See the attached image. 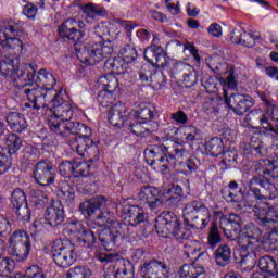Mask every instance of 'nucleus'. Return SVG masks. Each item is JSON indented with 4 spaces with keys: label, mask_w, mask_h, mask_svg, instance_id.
<instances>
[{
    "label": "nucleus",
    "mask_w": 278,
    "mask_h": 278,
    "mask_svg": "<svg viewBox=\"0 0 278 278\" xmlns=\"http://www.w3.org/2000/svg\"><path fill=\"white\" fill-rule=\"evenodd\" d=\"M180 278H205V267L194 264H185L180 267Z\"/></svg>",
    "instance_id": "473e14b6"
},
{
    "label": "nucleus",
    "mask_w": 278,
    "mask_h": 278,
    "mask_svg": "<svg viewBox=\"0 0 278 278\" xmlns=\"http://www.w3.org/2000/svg\"><path fill=\"white\" fill-rule=\"evenodd\" d=\"M222 164L225 165V168H231L238 164V152L236 151H225L223 153Z\"/></svg>",
    "instance_id": "864d4df0"
},
{
    "label": "nucleus",
    "mask_w": 278,
    "mask_h": 278,
    "mask_svg": "<svg viewBox=\"0 0 278 278\" xmlns=\"http://www.w3.org/2000/svg\"><path fill=\"white\" fill-rule=\"evenodd\" d=\"M108 203V199L103 195H97L89 200H85L79 204V212L85 216V218H92L94 216L97 210H101V207H105Z\"/></svg>",
    "instance_id": "393cba45"
},
{
    "label": "nucleus",
    "mask_w": 278,
    "mask_h": 278,
    "mask_svg": "<svg viewBox=\"0 0 278 278\" xmlns=\"http://www.w3.org/2000/svg\"><path fill=\"white\" fill-rule=\"evenodd\" d=\"M16 212L17 220L23 223H29L31 220V211H29V204L17 206L14 208Z\"/></svg>",
    "instance_id": "4d7b16f0"
},
{
    "label": "nucleus",
    "mask_w": 278,
    "mask_h": 278,
    "mask_svg": "<svg viewBox=\"0 0 278 278\" xmlns=\"http://www.w3.org/2000/svg\"><path fill=\"white\" fill-rule=\"evenodd\" d=\"M67 278H90L92 277V270L86 266H76L70 268L66 275Z\"/></svg>",
    "instance_id": "09e8293b"
},
{
    "label": "nucleus",
    "mask_w": 278,
    "mask_h": 278,
    "mask_svg": "<svg viewBox=\"0 0 278 278\" xmlns=\"http://www.w3.org/2000/svg\"><path fill=\"white\" fill-rule=\"evenodd\" d=\"M104 68H108V71L111 70L112 73H115L116 75H123L127 68V62L119 56L111 58L104 62Z\"/></svg>",
    "instance_id": "4c0bfd02"
},
{
    "label": "nucleus",
    "mask_w": 278,
    "mask_h": 278,
    "mask_svg": "<svg viewBox=\"0 0 278 278\" xmlns=\"http://www.w3.org/2000/svg\"><path fill=\"white\" fill-rule=\"evenodd\" d=\"M139 201L147 203L150 210L162 205V193L155 187H143L138 193Z\"/></svg>",
    "instance_id": "a878e982"
},
{
    "label": "nucleus",
    "mask_w": 278,
    "mask_h": 278,
    "mask_svg": "<svg viewBox=\"0 0 278 278\" xmlns=\"http://www.w3.org/2000/svg\"><path fill=\"white\" fill-rule=\"evenodd\" d=\"M72 225L79 226L77 228V242L80 244V247H85L86 249H91V247H94V242H97V235L92 229L83 227L81 223L78 220H75L72 223Z\"/></svg>",
    "instance_id": "cd10ccee"
},
{
    "label": "nucleus",
    "mask_w": 278,
    "mask_h": 278,
    "mask_svg": "<svg viewBox=\"0 0 278 278\" xmlns=\"http://www.w3.org/2000/svg\"><path fill=\"white\" fill-rule=\"evenodd\" d=\"M11 205L13 206V210L16 207H22L23 205L27 204V195L25 194V191L21 188H16L13 190L11 194Z\"/></svg>",
    "instance_id": "a18cd8bd"
},
{
    "label": "nucleus",
    "mask_w": 278,
    "mask_h": 278,
    "mask_svg": "<svg viewBox=\"0 0 278 278\" xmlns=\"http://www.w3.org/2000/svg\"><path fill=\"white\" fill-rule=\"evenodd\" d=\"M12 233V224L8 218L0 215V236L2 238H8Z\"/></svg>",
    "instance_id": "0e129e2a"
},
{
    "label": "nucleus",
    "mask_w": 278,
    "mask_h": 278,
    "mask_svg": "<svg viewBox=\"0 0 278 278\" xmlns=\"http://www.w3.org/2000/svg\"><path fill=\"white\" fill-rule=\"evenodd\" d=\"M5 118L12 131L21 134V131H25V129H27V119H25V115L22 113L9 112Z\"/></svg>",
    "instance_id": "c85d7f7f"
},
{
    "label": "nucleus",
    "mask_w": 278,
    "mask_h": 278,
    "mask_svg": "<svg viewBox=\"0 0 278 278\" xmlns=\"http://www.w3.org/2000/svg\"><path fill=\"white\" fill-rule=\"evenodd\" d=\"M52 126L53 134L59 136L61 140H64V138H71V136H73V138H90V136H92V129L86 124L79 122H67L66 125L61 126L62 130H60V128H55V124H52Z\"/></svg>",
    "instance_id": "ddd939ff"
},
{
    "label": "nucleus",
    "mask_w": 278,
    "mask_h": 278,
    "mask_svg": "<svg viewBox=\"0 0 278 278\" xmlns=\"http://www.w3.org/2000/svg\"><path fill=\"white\" fill-rule=\"evenodd\" d=\"M4 142L8 148L9 155H15V153H18L23 147V139H21L16 134H9L5 137Z\"/></svg>",
    "instance_id": "58836bf2"
},
{
    "label": "nucleus",
    "mask_w": 278,
    "mask_h": 278,
    "mask_svg": "<svg viewBox=\"0 0 278 278\" xmlns=\"http://www.w3.org/2000/svg\"><path fill=\"white\" fill-rule=\"evenodd\" d=\"M182 213L185 225L191 227V229H200L203 231L212 220L210 208L199 200L188 202L185 205Z\"/></svg>",
    "instance_id": "39448f33"
},
{
    "label": "nucleus",
    "mask_w": 278,
    "mask_h": 278,
    "mask_svg": "<svg viewBox=\"0 0 278 278\" xmlns=\"http://www.w3.org/2000/svg\"><path fill=\"white\" fill-rule=\"evenodd\" d=\"M119 53L126 64H131L132 62H136V60H138V50H136V48L131 45L124 46L121 49Z\"/></svg>",
    "instance_id": "de8ad7c7"
},
{
    "label": "nucleus",
    "mask_w": 278,
    "mask_h": 278,
    "mask_svg": "<svg viewBox=\"0 0 278 278\" xmlns=\"http://www.w3.org/2000/svg\"><path fill=\"white\" fill-rule=\"evenodd\" d=\"M96 223L99 227H125V224L118 223L116 216L110 211H100V214L96 217Z\"/></svg>",
    "instance_id": "f704fd0d"
},
{
    "label": "nucleus",
    "mask_w": 278,
    "mask_h": 278,
    "mask_svg": "<svg viewBox=\"0 0 278 278\" xmlns=\"http://www.w3.org/2000/svg\"><path fill=\"white\" fill-rule=\"evenodd\" d=\"M244 35V29L236 28L230 34V41L232 45H242V37Z\"/></svg>",
    "instance_id": "774afa93"
},
{
    "label": "nucleus",
    "mask_w": 278,
    "mask_h": 278,
    "mask_svg": "<svg viewBox=\"0 0 278 278\" xmlns=\"http://www.w3.org/2000/svg\"><path fill=\"white\" fill-rule=\"evenodd\" d=\"M156 61H154V66H157L159 68H168L170 59L166 56L164 49L161 47L156 50Z\"/></svg>",
    "instance_id": "bf43d9fd"
},
{
    "label": "nucleus",
    "mask_w": 278,
    "mask_h": 278,
    "mask_svg": "<svg viewBox=\"0 0 278 278\" xmlns=\"http://www.w3.org/2000/svg\"><path fill=\"white\" fill-rule=\"evenodd\" d=\"M5 278H47V276L45 275V270H42V268H40V266L33 265L26 269L24 276L5 277Z\"/></svg>",
    "instance_id": "603ef678"
},
{
    "label": "nucleus",
    "mask_w": 278,
    "mask_h": 278,
    "mask_svg": "<svg viewBox=\"0 0 278 278\" xmlns=\"http://www.w3.org/2000/svg\"><path fill=\"white\" fill-rule=\"evenodd\" d=\"M217 266H229L231 264V248L227 244H220L214 252Z\"/></svg>",
    "instance_id": "e433bc0d"
},
{
    "label": "nucleus",
    "mask_w": 278,
    "mask_h": 278,
    "mask_svg": "<svg viewBox=\"0 0 278 278\" xmlns=\"http://www.w3.org/2000/svg\"><path fill=\"white\" fill-rule=\"evenodd\" d=\"M220 232H218V226L216 224H212L210 227L208 236H207V247L210 249H216L218 244L222 242Z\"/></svg>",
    "instance_id": "49530a36"
},
{
    "label": "nucleus",
    "mask_w": 278,
    "mask_h": 278,
    "mask_svg": "<svg viewBox=\"0 0 278 278\" xmlns=\"http://www.w3.org/2000/svg\"><path fill=\"white\" fill-rule=\"evenodd\" d=\"M155 114H157L155 105L147 102L139 104L137 111L135 112V116L144 123H151V121L155 118Z\"/></svg>",
    "instance_id": "c9c22d12"
},
{
    "label": "nucleus",
    "mask_w": 278,
    "mask_h": 278,
    "mask_svg": "<svg viewBox=\"0 0 278 278\" xmlns=\"http://www.w3.org/2000/svg\"><path fill=\"white\" fill-rule=\"evenodd\" d=\"M124 129L131 131V134L139 136L140 138H144L151 134V125L143 121L138 122L136 119H128Z\"/></svg>",
    "instance_id": "7c9ffc66"
},
{
    "label": "nucleus",
    "mask_w": 278,
    "mask_h": 278,
    "mask_svg": "<svg viewBox=\"0 0 278 278\" xmlns=\"http://www.w3.org/2000/svg\"><path fill=\"white\" fill-rule=\"evenodd\" d=\"M92 165L79 161H63L59 166L62 177H92Z\"/></svg>",
    "instance_id": "dca6fc26"
},
{
    "label": "nucleus",
    "mask_w": 278,
    "mask_h": 278,
    "mask_svg": "<svg viewBox=\"0 0 278 278\" xmlns=\"http://www.w3.org/2000/svg\"><path fill=\"white\" fill-rule=\"evenodd\" d=\"M35 81L37 87L24 88L22 92L33 103V110L38 111L40 108H47L51 102V93L56 81L53 74L47 72L45 68L38 71Z\"/></svg>",
    "instance_id": "7ed1b4c3"
},
{
    "label": "nucleus",
    "mask_w": 278,
    "mask_h": 278,
    "mask_svg": "<svg viewBox=\"0 0 278 278\" xmlns=\"http://www.w3.org/2000/svg\"><path fill=\"white\" fill-rule=\"evenodd\" d=\"M140 268L142 278H168V273H170L166 262L156 258L143 263Z\"/></svg>",
    "instance_id": "f3484780"
},
{
    "label": "nucleus",
    "mask_w": 278,
    "mask_h": 278,
    "mask_svg": "<svg viewBox=\"0 0 278 278\" xmlns=\"http://www.w3.org/2000/svg\"><path fill=\"white\" fill-rule=\"evenodd\" d=\"M114 53V45L112 41H99L85 46L77 52V58L87 66H94L102 62L104 58Z\"/></svg>",
    "instance_id": "6e6552de"
},
{
    "label": "nucleus",
    "mask_w": 278,
    "mask_h": 278,
    "mask_svg": "<svg viewBox=\"0 0 278 278\" xmlns=\"http://www.w3.org/2000/svg\"><path fill=\"white\" fill-rule=\"evenodd\" d=\"M30 203L36 210H45L49 205V195L40 190H35L31 193Z\"/></svg>",
    "instance_id": "ea45409f"
},
{
    "label": "nucleus",
    "mask_w": 278,
    "mask_h": 278,
    "mask_svg": "<svg viewBox=\"0 0 278 278\" xmlns=\"http://www.w3.org/2000/svg\"><path fill=\"white\" fill-rule=\"evenodd\" d=\"M260 236H262V230L253 224H247L239 236L237 235L239 258L235 256L236 264L247 266L248 268L255 266V260L257 257V238H260Z\"/></svg>",
    "instance_id": "f03ea898"
},
{
    "label": "nucleus",
    "mask_w": 278,
    "mask_h": 278,
    "mask_svg": "<svg viewBox=\"0 0 278 278\" xmlns=\"http://www.w3.org/2000/svg\"><path fill=\"white\" fill-rule=\"evenodd\" d=\"M256 38H260V35L253 34V33H247V30H243L241 45H243V47H248L249 49H251L252 47H255Z\"/></svg>",
    "instance_id": "e2e57ef3"
},
{
    "label": "nucleus",
    "mask_w": 278,
    "mask_h": 278,
    "mask_svg": "<svg viewBox=\"0 0 278 278\" xmlns=\"http://www.w3.org/2000/svg\"><path fill=\"white\" fill-rule=\"evenodd\" d=\"M254 172L258 176H253L249 181V188L255 199L264 201L266 199H277L278 190L270 179H277L278 169L275 168L273 161L265 159L258 160L254 164Z\"/></svg>",
    "instance_id": "f257e3e1"
},
{
    "label": "nucleus",
    "mask_w": 278,
    "mask_h": 278,
    "mask_svg": "<svg viewBox=\"0 0 278 278\" xmlns=\"http://www.w3.org/2000/svg\"><path fill=\"white\" fill-rule=\"evenodd\" d=\"M224 101L237 116H244L249 109L255 105V100L251 96L242 93H231L230 97H227V92H225Z\"/></svg>",
    "instance_id": "4468645a"
},
{
    "label": "nucleus",
    "mask_w": 278,
    "mask_h": 278,
    "mask_svg": "<svg viewBox=\"0 0 278 278\" xmlns=\"http://www.w3.org/2000/svg\"><path fill=\"white\" fill-rule=\"evenodd\" d=\"M150 81L159 88H164L166 86V75H164V72L161 71L154 72L150 75Z\"/></svg>",
    "instance_id": "680f3d73"
},
{
    "label": "nucleus",
    "mask_w": 278,
    "mask_h": 278,
    "mask_svg": "<svg viewBox=\"0 0 278 278\" xmlns=\"http://www.w3.org/2000/svg\"><path fill=\"white\" fill-rule=\"evenodd\" d=\"M109 123L113 127L125 128V124L129 123V119H127V106L121 102L115 103L109 112Z\"/></svg>",
    "instance_id": "bb28decb"
},
{
    "label": "nucleus",
    "mask_w": 278,
    "mask_h": 278,
    "mask_svg": "<svg viewBox=\"0 0 278 278\" xmlns=\"http://www.w3.org/2000/svg\"><path fill=\"white\" fill-rule=\"evenodd\" d=\"M155 227L157 233H161L163 238H170V236H173V238H176V240L180 242L190 238V231L181 227L179 218L173 212L161 214L156 218Z\"/></svg>",
    "instance_id": "423d86ee"
},
{
    "label": "nucleus",
    "mask_w": 278,
    "mask_h": 278,
    "mask_svg": "<svg viewBox=\"0 0 278 278\" xmlns=\"http://www.w3.org/2000/svg\"><path fill=\"white\" fill-rule=\"evenodd\" d=\"M23 22H10L4 26H0V45L4 51H14V53H23L25 45L21 40L23 34Z\"/></svg>",
    "instance_id": "0eeeda50"
},
{
    "label": "nucleus",
    "mask_w": 278,
    "mask_h": 278,
    "mask_svg": "<svg viewBox=\"0 0 278 278\" xmlns=\"http://www.w3.org/2000/svg\"><path fill=\"white\" fill-rule=\"evenodd\" d=\"M124 227L125 226L105 228L99 232L98 240H100L105 251H112V247H116V244L125 238V231H123Z\"/></svg>",
    "instance_id": "a211bd4d"
},
{
    "label": "nucleus",
    "mask_w": 278,
    "mask_h": 278,
    "mask_svg": "<svg viewBox=\"0 0 278 278\" xmlns=\"http://www.w3.org/2000/svg\"><path fill=\"white\" fill-rule=\"evenodd\" d=\"M51 108H52V114L48 118V125L53 131V125L56 129H60L62 131V125H66V123H70V121L73 118V114L75 111H73V105L71 103L64 101L62 99V96L60 93H54L53 99L50 98Z\"/></svg>",
    "instance_id": "1a4fd4ad"
},
{
    "label": "nucleus",
    "mask_w": 278,
    "mask_h": 278,
    "mask_svg": "<svg viewBox=\"0 0 278 278\" xmlns=\"http://www.w3.org/2000/svg\"><path fill=\"white\" fill-rule=\"evenodd\" d=\"M12 166V160L5 153L0 152V175H5Z\"/></svg>",
    "instance_id": "69168bd1"
},
{
    "label": "nucleus",
    "mask_w": 278,
    "mask_h": 278,
    "mask_svg": "<svg viewBox=\"0 0 278 278\" xmlns=\"http://www.w3.org/2000/svg\"><path fill=\"white\" fill-rule=\"evenodd\" d=\"M181 80L184 81L186 88H192L197 84V72L194 71V67L190 65V70L182 75Z\"/></svg>",
    "instance_id": "13d9d810"
},
{
    "label": "nucleus",
    "mask_w": 278,
    "mask_h": 278,
    "mask_svg": "<svg viewBox=\"0 0 278 278\" xmlns=\"http://www.w3.org/2000/svg\"><path fill=\"white\" fill-rule=\"evenodd\" d=\"M99 147L94 141H91L83 157H88L89 164H92V162H99Z\"/></svg>",
    "instance_id": "5fc2aeb1"
},
{
    "label": "nucleus",
    "mask_w": 278,
    "mask_h": 278,
    "mask_svg": "<svg viewBox=\"0 0 278 278\" xmlns=\"http://www.w3.org/2000/svg\"><path fill=\"white\" fill-rule=\"evenodd\" d=\"M24 157L28 162H38V159L40 157V150L35 146H28L24 149Z\"/></svg>",
    "instance_id": "052dcab7"
},
{
    "label": "nucleus",
    "mask_w": 278,
    "mask_h": 278,
    "mask_svg": "<svg viewBox=\"0 0 278 278\" xmlns=\"http://www.w3.org/2000/svg\"><path fill=\"white\" fill-rule=\"evenodd\" d=\"M56 175L58 173L51 161L40 160L35 164L31 177L38 186L47 188L55 184Z\"/></svg>",
    "instance_id": "f8f14e48"
},
{
    "label": "nucleus",
    "mask_w": 278,
    "mask_h": 278,
    "mask_svg": "<svg viewBox=\"0 0 278 278\" xmlns=\"http://www.w3.org/2000/svg\"><path fill=\"white\" fill-rule=\"evenodd\" d=\"M94 257L101 264H112L111 278H134V264L118 252H103L97 250Z\"/></svg>",
    "instance_id": "20e7f679"
},
{
    "label": "nucleus",
    "mask_w": 278,
    "mask_h": 278,
    "mask_svg": "<svg viewBox=\"0 0 278 278\" xmlns=\"http://www.w3.org/2000/svg\"><path fill=\"white\" fill-rule=\"evenodd\" d=\"M240 225H242V218L233 213L222 217L219 220L220 229L228 240H236Z\"/></svg>",
    "instance_id": "412c9836"
},
{
    "label": "nucleus",
    "mask_w": 278,
    "mask_h": 278,
    "mask_svg": "<svg viewBox=\"0 0 278 278\" xmlns=\"http://www.w3.org/2000/svg\"><path fill=\"white\" fill-rule=\"evenodd\" d=\"M9 243L11 247V254L14 255L17 262H24L29 257L31 252V239L25 230H15L9 237Z\"/></svg>",
    "instance_id": "9b49d317"
},
{
    "label": "nucleus",
    "mask_w": 278,
    "mask_h": 278,
    "mask_svg": "<svg viewBox=\"0 0 278 278\" xmlns=\"http://www.w3.org/2000/svg\"><path fill=\"white\" fill-rule=\"evenodd\" d=\"M184 131L188 144H194V142H199V140L203 139V134L197 126L187 125L184 127Z\"/></svg>",
    "instance_id": "79ce46f5"
},
{
    "label": "nucleus",
    "mask_w": 278,
    "mask_h": 278,
    "mask_svg": "<svg viewBox=\"0 0 278 278\" xmlns=\"http://www.w3.org/2000/svg\"><path fill=\"white\" fill-rule=\"evenodd\" d=\"M190 71V64L188 63H174L173 67L170 68V75L174 79H179L181 81V78L186 73Z\"/></svg>",
    "instance_id": "3c124183"
},
{
    "label": "nucleus",
    "mask_w": 278,
    "mask_h": 278,
    "mask_svg": "<svg viewBox=\"0 0 278 278\" xmlns=\"http://www.w3.org/2000/svg\"><path fill=\"white\" fill-rule=\"evenodd\" d=\"M146 162L153 166L155 162L162 165L164 168V164H166V160L168 159V148L164 144H151L144 150Z\"/></svg>",
    "instance_id": "4be33fe9"
},
{
    "label": "nucleus",
    "mask_w": 278,
    "mask_h": 278,
    "mask_svg": "<svg viewBox=\"0 0 278 278\" xmlns=\"http://www.w3.org/2000/svg\"><path fill=\"white\" fill-rule=\"evenodd\" d=\"M98 88L106 92H113V94H118L121 92L118 78L112 74L100 76L98 79Z\"/></svg>",
    "instance_id": "c756f323"
},
{
    "label": "nucleus",
    "mask_w": 278,
    "mask_h": 278,
    "mask_svg": "<svg viewBox=\"0 0 278 278\" xmlns=\"http://www.w3.org/2000/svg\"><path fill=\"white\" fill-rule=\"evenodd\" d=\"M52 257L60 268H71L77 260V251L68 239H55L52 243Z\"/></svg>",
    "instance_id": "9d476101"
},
{
    "label": "nucleus",
    "mask_w": 278,
    "mask_h": 278,
    "mask_svg": "<svg viewBox=\"0 0 278 278\" xmlns=\"http://www.w3.org/2000/svg\"><path fill=\"white\" fill-rule=\"evenodd\" d=\"M84 27L86 24L81 20L68 18L59 27V36L63 40H72V42H79L84 38Z\"/></svg>",
    "instance_id": "2eb2a0df"
},
{
    "label": "nucleus",
    "mask_w": 278,
    "mask_h": 278,
    "mask_svg": "<svg viewBox=\"0 0 278 278\" xmlns=\"http://www.w3.org/2000/svg\"><path fill=\"white\" fill-rule=\"evenodd\" d=\"M58 197H60L67 205H73V203H75V188L71 187L68 184H64V186L61 187Z\"/></svg>",
    "instance_id": "37998d69"
},
{
    "label": "nucleus",
    "mask_w": 278,
    "mask_h": 278,
    "mask_svg": "<svg viewBox=\"0 0 278 278\" xmlns=\"http://www.w3.org/2000/svg\"><path fill=\"white\" fill-rule=\"evenodd\" d=\"M206 151L212 157H218L223 153V140L218 137L212 138L206 143Z\"/></svg>",
    "instance_id": "c03bdc74"
},
{
    "label": "nucleus",
    "mask_w": 278,
    "mask_h": 278,
    "mask_svg": "<svg viewBox=\"0 0 278 278\" xmlns=\"http://www.w3.org/2000/svg\"><path fill=\"white\" fill-rule=\"evenodd\" d=\"M255 113L258 114V119H260V123H261L263 129H266V131H273V134H274V131H276V129H275V127H273V125H270L268 123V116H266V114H264L262 112V110H256Z\"/></svg>",
    "instance_id": "338daca9"
},
{
    "label": "nucleus",
    "mask_w": 278,
    "mask_h": 278,
    "mask_svg": "<svg viewBox=\"0 0 278 278\" xmlns=\"http://www.w3.org/2000/svg\"><path fill=\"white\" fill-rule=\"evenodd\" d=\"M185 155H188V152L186 151V149H184V146H181L180 143H176V147L167 150V159L166 163L163 164V170L170 168V166H175V164H177V161L184 160Z\"/></svg>",
    "instance_id": "2f4dec72"
},
{
    "label": "nucleus",
    "mask_w": 278,
    "mask_h": 278,
    "mask_svg": "<svg viewBox=\"0 0 278 278\" xmlns=\"http://www.w3.org/2000/svg\"><path fill=\"white\" fill-rule=\"evenodd\" d=\"M116 97H118V93L101 89L98 93V102L102 108H110V105L116 101Z\"/></svg>",
    "instance_id": "8fccbe9b"
},
{
    "label": "nucleus",
    "mask_w": 278,
    "mask_h": 278,
    "mask_svg": "<svg viewBox=\"0 0 278 278\" xmlns=\"http://www.w3.org/2000/svg\"><path fill=\"white\" fill-rule=\"evenodd\" d=\"M67 144H70L72 151H76L78 155L84 156L88 147L92 144V139L90 137H70Z\"/></svg>",
    "instance_id": "72a5a7b5"
},
{
    "label": "nucleus",
    "mask_w": 278,
    "mask_h": 278,
    "mask_svg": "<svg viewBox=\"0 0 278 278\" xmlns=\"http://www.w3.org/2000/svg\"><path fill=\"white\" fill-rule=\"evenodd\" d=\"M122 213L130 227H138V225H147L149 223V214L138 205H124Z\"/></svg>",
    "instance_id": "aec40b11"
},
{
    "label": "nucleus",
    "mask_w": 278,
    "mask_h": 278,
    "mask_svg": "<svg viewBox=\"0 0 278 278\" xmlns=\"http://www.w3.org/2000/svg\"><path fill=\"white\" fill-rule=\"evenodd\" d=\"M36 71H38V66L36 64H22L13 79L14 81H17V86L31 88V84H34V79L36 77Z\"/></svg>",
    "instance_id": "5701e85b"
},
{
    "label": "nucleus",
    "mask_w": 278,
    "mask_h": 278,
    "mask_svg": "<svg viewBox=\"0 0 278 278\" xmlns=\"http://www.w3.org/2000/svg\"><path fill=\"white\" fill-rule=\"evenodd\" d=\"M157 49H161V46L151 45L143 52L144 60L153 66L155 65V61L157 60Z\"/></svg>",
    "instance_id": "6e6d98bb"
},
{
    "label": "nucleus",
    "mask_w": 278,
    "mask_h": 278,
    "mask_svg": "<svg viewBox=\"0 0 278 278\" xmlns=\"http://www.w3.org/2000/svg\"><path fill=\"white\" fill-rule=\"evenodd\" d=\"M84 14H87L89 18H97V16H108V11L103 7H99L93 3H88L80 7Z\"/></svg>",
    "instance_id": "a19ab883"
},
{
    "label": "nucleus",
    "mask_w": 278,
    "mask_h": 278,
    "mask_svg": "<svg viewBox=\"0 0 278 278\" xmlns=\"http://www.w3.org/2000/svg\"><path fill=\"white\" fill-rule=\"evenodd\" d=\"M21 53H15V55L5 56L0 61V74L7 79H14L16 73L21 66Z\"/></svg>",
    "instance_id": "b1692460"
},
{
    "label": "nucleus",
    "mask_w": 278,
    "mask_h": 278,
    "mask_svg": "<svg viewBox=\"0 0 278 278\" xmlns=\"http://www.w3.org/2000/svg\"><path fill=\"white\" fill-rule=\"evenodd\" d=\"M65 218L66 213L64 212L62 202H53L46 208L43 214V223L50 227H61Z\"/></svg>",
    "instance_id": "6ab92c4d"
}]
</instances>
